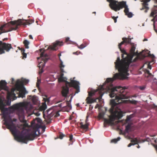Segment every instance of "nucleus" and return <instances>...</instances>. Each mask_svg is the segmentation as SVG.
<instances>
[{
  "label": "nucleus",
  "mask_w": 157,
  "mask_h": 157,
  "mask_svg": "<svg viewBox=\"0 0 157 157\" xmlns=\"http://www.w3.org/2000/svg\"><path fill=\"white\" fill-rule=\"evenodd\" d=\"M86 47V46L83 44H81L79 47H78V48L80 49H82Z\"/></svg>",
  "instance_id": "ea45409f"
},
{
  "label": "nucleus",
  "mask_w": 157,
  "mask_h": 157,
  "mask_svg": "<svg viewBox=\"0 0 157 157\" xmlns=\"http://www.w3.org/2000/svg\"><path fill=\"white\" fill-rule=\"evenodd\" d=\"M65 135L62 133H60L59 134V138L61 139H63V138L64 137Z\"/></svg>",
  "instance_id": "f704fd0d"
},
{
  "label": "nucleus",
  "mask_w": 157,
  "mask_h": 157,
  "mask_svg": "<svg viewBox=\"0 0 157 157\" xmlns=\"http://www.w3.org/2000/svg\"><path fill=\"white\" fill-rule=\"evenodd\" d=\"M63 45V42H60L59 41H56V43L53 44L52 46H49L48 49H50L52 50H56V47L58 45L61 46Z\"/></svg>",
  "instance_id": "f3484780"
},
{
  "label": "nucleus",
  "mask_w": 157,
  "mask_h": 157,
  "mask_svg": "<svg viewBox=\"0 0 157 157\" xmlns=\"http://www.w3.org/2000/svg\"><path fill=\"white\" fill-rule=\"evenodd\" d=\"M126 15H127L128 17L131 18L132 17L133 14L131 12H128L127 14H125Z\"/></svg>",
  "instance_id": "473e14b6"
},
{
  "label": "nucleus",
  "mask_w": 157,
  "mask_h": 157,
  "mask_svg": "<svg viewBox=\"0 0 157 157\" xmlns=\"http://www.w3.org/2000/svg\"><path fill=\"white\" fill-rule=\"evenodd\" d=\"M7 83L5 80H1L0 82V89L7 91L8 88L6 86Z\"/></svg>",
  "instance_id": "dca6fc26"
},
{
  "label": "nucleus",
  "mask_w": 157,
  "mask_h": 157,
  "mask_svg": "<svg viewBox=\"0 0 157 157\" xmlns=\"http://www.w3.org/2000/svg\"><path fill=\"white\" fill-rule=\"evenodd\" d=\"M115 79L113 78H107L103 85L98 89V92L99 94V96L96 99H93V103L96 102V99L101 100L103 94V91L109 93V96L111 98L115 97L116 92H118V89H121V86L113 87V82Z\"/></svg>",
  "instance_id": "7ed1b4c3"
},
{
  "label": "nucleus",
  "mask_w": 157,
  "mask_h": 157,
  "mask_svg": "<svg viewBox=\"0 0 157 157\" xmlns=\"http://www.w3.org/2000/svg\"><path fill=\"white\" fill-rule=\"evenodd\" d=\"M148 68L149 69H151V66H149V65H148Z\"/></svg>",
  "instance_id": "052dcab7"
},
{
  "label": "nucleus",
  "mask_w": 157,
  "mask_h": 157,
  "mask_svg": "<svg viewBox=\"0 0 157 157\" xmlns=\"http://www.w3.org/2000/svg\"><path fill=\"white\" fill-rule=\"evenodd\" d=\"M3 117L4 119V124L6 125L7 128L9 129L14 137L19 141L27 144V140H33L37 136L36 132H39V128L41 127L40 125L38 124H34V121L32 122V126L33 127V131L30 133H28L25 136L21 134L19 135L20 133L19 130V127L18 125L15 124L13 121H16V119L12 120L10 117L7 118L6 116L4 115Z\"/></svg>",
  "instance_id": "f257e3e1"
},
{
  "label": "nucleus",
  "mask_w": 157,
  "mask_h": 157,
  "mask_svg": "<svg viewBox=\"0 0 157 157\" xmlns=\"http://www.w3.org/2000/svg\"><path fill=\"white\" fill-rule=\"evenodd\" d=\"M6 106L5 103L2 101H0V109L2 112H4L8 110L7 108L5 107Z\"/></svg>",
  "instance_id": "aec40b11"
},
{
  "label": "nucleus",
  "mask_w": 157,
  "mask_h": 157,
  "mask_svg": "<svg viewBox=\"0 0 157 157\" xmlns=\"http://www.w3.org/2000/svg\"><path fill=\"white\" fill-rule=\"evenodd\" d=\"M59 116V111H57L56 112V115H55V117H58Z\"/></svg>",
  "instance_id": "c03bdc74"
},
{
  "label": "nucleus",
  "mask_w": 157,
  "mask_h": 157,
  "mask_svg": "<svg viewBox=\"0 0 157 157\" xmlns=\"http://www.w3.org/2000/svg\"><path fill=\"white\" fill-rule=\"evenodd\" d=\"M131 39H132L130 38V36H128V38L123 37L122 38L123 41H122L119 44V47H120V46H121V45L124 44V43L126 44H131Z\"/></svg>",
  "instance_id": "4468645a"
},
{
  "label": "nucleus",
  "mask_w": 157,
  "mask_h": 157,
  "mask_svg": "<svg viewBox=\"0 0 157 157\" xmlns=\"http://www.w3.org/2000/svg\"><path fill=\"white\" fill-rule=\"evenodd\" d=\"M15 91L18 94V97L19 98H23L25 97V94L28 93L24 87H23L20 91V90H19V92H16V90Z\"/></svg>",
  "instance_id": "ddd939ff"
},
{
  "label": "nucleus",
  "mask_w": 157,
  "mask_h": 157,
  "mask_svg": "<svg viewBox=\"0 0 157 157\" xmlns=\"http://www.w3.org/2000/svg\"><path fill=\"white\" fill-rule=\"evenodd\" d=\"M123 8H124V12L125 14H127L129 12V9L128 8V6L126 4V2L123 1L119 2L118 5L116 8H115L114 10L115 11H117Z\"/></svg>",
  "instance_id": "9b49d317"
},
{
  "label": "nucleus",
  "mask_w": 157,
  "mask_h": 157,
  "mask_svg": "<svg viewBox=\"0 0 157 157\" xmlns=\"http://www.w3.org/2000/svg\"><path fill=\"white\" fill-rule=\"evenodd\" d=\"M15 86L16 88L13 89H15V91L16 90V92L18 91L19 92V90H20L21 87H23V88L24 87H23V82L19 79L17 80Z\"/></svg>",
  "instance_id": "2eb2a0df"
},
{
  "label": "nucleus",
  "mask_w": 157,
  "mask_h": 157,
  "mask_svg": "<svg viewBox=\"0 0 157 157\" xmlns=\"http://www.w3.org/2000/svg\"><path fill=\"white\" fill-rule=\"evenodd\" d=\"M77 52H74V53H73V54H76V55H78V54L77 53Z\"/></svg>",
  "instance_id": "bf43d9fd"
},
{
  "label": "nucleus",
  "mask_w": 157,
  "mask_h": 157,
  "mask_svg": "<svg viewBox=\"0 0 157 157\" xmlns=\"http://www.w3.org/2000/svg\"><path fill=\"white\" fill-rule=\"evenodd\" d=\"M58 107L57 106H54V107H53V108H54V110H56V109H58Z\"/></svg>",
  "instance_id": "13d9d810"
},
{
  "label": "nucleus",
  "mask_w": 157,
  "mask_h": 157,
  "mask_svg": "<svg viewBox=\"0 0 157 157\" xmlns=\"http://www.w3.org/2000/svg\"><path fill=\"white\" fill-rule=\"evenodd\" d=\"M69 138H70L69 140L70 141L72 142L73 141L72 140L73 139V135H70L69 136Z\"/></svg>",
  "instance_id": "79ce46f5"
},
{
  "label": "nucleus",
  "mask_w": 157,
  "mask_h": 157,
  "mask_svg": "<svg viewBox=\"0 0 157 157\" xmlns=\"http://www.w3.org/2000/svg\"><path fill=\"white\" fill-rule=\"evenodd\" d=\"M23 55V57L24 58H26V57L27 54L26 53H24L22 54Z\"/></svg>",
  "instance_id": "09e8293b"
},
{
  "label": "nucleus",
  "mask_w": 157,
  "mask_h": 157,
  "mask_svg": "<svg viewBox=\"0 0 157 157\" xmlns=\"http://www.w3.org/2000/svg\"><path fill=\"white\" fill-rule=\"evenodd\" d=\"M131 102L132 104H137V101L135 100H132L131 101Z\"/></svg>",
  "instance_id": "37998d69"
},
{
  "label": "nucleus",
  "mask_w": 157,
  "mask_h": 157,
  "mask_svg": "<svg viewBox=\"0 0 157 157\" xmlns=\"http://www.w3.org/2000/svg\"><path fill=\"white\" fill-rule=\"evenodd\" d=\"M59 60L60 62V63L59 65V67L60 68V71L61 73H63L64 72V71L63 68L64 67V65H63V61L60 58L59 59Z\"/></svg>",
  "instance_id": "5701e85b"
},
{
  "label": "nucleus",
  "mask_w": 157,
  "mask_h": 157,
  "mask_svg": "<svg viewBox=\"0 0 157 157\" xmlns=\"http://www.w3.org/2000/svg\"><path fill=\"white\" fill-rule=\"evenodd\" d=\"M104 113L103 112L100 113L98 115V117L100 119H104Z\"/></svg>",
  "instance_id": "c756f323"
},
{
  "label": "nucleus",
  "mask_w": 157,
  "mask_h": 157,
  "mask_svg": "<svg viewBox=\"0 0 157 157\" xmlns=\"http://www.w3.org/2000/svg\"><path fill=\"white\" fill-rule=\"evenodd\" d=\"M154 19H155L156 21H157V15H155V16H154Z\"/></svg>",
  "instance_id": "5fc2aeb1"
},
{
  "label": "nucleus",
  "mask_w": 157,
  "mask_h": 157,
  "mask_svg": "<svg viewBox=\"0 0 157 157\" xmlns=\"http://www.w3.org/2000/svg\"><path fill=\"white\" fill-rule=\"evenodd\" d=\"M35 120L39 123H41V120L39 118H36L35 119Z\"/></svg>",
  "instance_id": "e433bc0d"
},
{
  "label": "nucleus",
  "mask_w": 157,
  "mask_h": 157,
  "mask_svg": "<svg viewBox=\"0 0 157 157\" xmlns=\"http://www.w3.org/2000/svg\"><path fill=\"white\" fill-rule=\"evenodd\" d=\"M29 38L31 39H33V37L31 35H29Z\"/></svg>",
  "instance_id": "4d7b16f0"
},
{
  "label": "nucleus",
  "mask_w": 157,
  "mask_h": 157,
  "mask_svg": "<svg viewBox=\"0 0 157 157\" xmlns=\"http://www.w3.org/2000/svg\"><path fill=\"white\" fill-rule=\"evenodd\" d=\"M43 72V70H41V71L40 72V73H42Z\"/></svg>",
  "instance_id": "0e129e2a"
},
{
  "label": "nucleus",
  "mask_w": 157,
  "mask_h": 157,
  "mask_svg": "<svg viewBox=\"0 0 157 157\" xmlns=\"http://www.w3.org/2000/svg\"><path fill=\"white\" fill-rule=\"evenodd\" d=\"M110 104L111 105V108L109 109V112L111 114V115L109 116L110 121L111 123L113 122L117 118L116 113H114L113 111L115 108V105L116 103L114 100H111L110 101Z\"/></svg>",
  "instance_id": "1a4fd4ad"
},
{
  "label": "nucleus",
  "mask_w": 157,
  "mask_h": 157,
  "mask_svg": "<svg viewBox=\"0 0 157 157\" xmlns=\"http://www.w3.org/2000/svg\"><path fill=\"white\" fill-rule=\"evenodd\" d=\"M71 99L69 101H67L66 102V104H67V105L66 106L63 105L64 104V103L59 104L58 106L60 108L67 107L68 109V110H70L71 109V106L70 103V102H71Z\"/></svg>",
  "instance_id": "6ab92c4d"
},
{
  "label": "nucleus",
  "mask_w": 157,
  "mask_h": 157,
  "mask_svg": "<svg viewBox=\"0 0 157 157\" xmlns=\"http://www.w3.org/2000/svg\"><path fill=\"white\" fill-rule=\"evenodd\" d=\"M147 73L149 75H151V73H150V72H149V71H148V70H147Z\"/></svg>",
  "instance_id": "864d4df0"
},
{
  "label": "nucleus",
  "mask_w": 157,
  "mask_h": 157,
  "mask_svg": "<svg viewBox=\"0 0 157 157\" xmlns=\"http://www.w3.org/2000/svg\"><path fill=\"white\" fill-rule=\"evenodd\" d=\"M140 89L141 90H143L145 89V87L144 86H141L140 87Z\"/></svg>",
  "instance_id": "6e6d98bb"
},
{
  "label": "nucleus",
  "mask_w": 157,
  "mask_h": 157,
  "mask_svg": "<svg viewBox=\"0 0 157 157\" xmlns=\"http://www.w3.org/2000/svg\"><path fill=\"white\" fill-rule=\"evenodd\" d=\"M46 107H47L46 105H45L44 106H42V109L44 110L46 108Z\"/></svg>",
  "instance_id": "49530a36"
},
{
  "label": "nucleus",
  "mask_w": 157,
  "mask_h": 157,
  "mask_svg": "<svg viewBox=\"0 0 157 157\" xmlns=\"http://www.w3.org/2000/svg\"><path fill=\"white\" fill-rule=\"evenodd\" d=\"M104 124H109L111 123L109 119V120L106 118H104Z\"/></svg>",
  "instance_id": "7c9ffc66"
},
{
  "label": "nucleus",
  "mask_w": 157,
  "mask_h": 157,
  "mask_svg": "<svg viewBox=\"0 0 157 157\" xmlns=\"http://www.w3.org/2000/svg\"><path fill=\"white\" fill-rule=\"evenodd\" d=\"M134 145V144H133V143H130L129 144L128 146V147H131L132 145Z\"/></svg>",
  "instance_id": "3c124183"
},
{
  "label": "nucleus",
  "mask_w": 157,
  "mask_h": 157,
  "mask_svg": "<svg viewBox=\"0 0 157 157\" xmlns=\"http://www.w3.org/2000/svg\"><path fill=\"white\" fill-rule=\"evenodd\" d=\"M21 81L22 82H23V85L24 84L26 85L28 83L29 80L28 79H23Z\"/></svg>",
  "instance_id": "2f4dec72"
},
{
  "label": "nucleus",
  "mask_w": 157,
  "mask_h": 157,
  "mask_svg": "<svg viewBox=\"0 0 157 157\" xmlns=\"http://www.w3.org/2000/svg\"><path fill=\"white\" fill-rule=\"evenodd\" d=\"M28 124L25 123L24 125H23V128H24L25 127H28Z\"/></svg>",
  "instance_id": "a18cd8bd"
},
{
  "label": "nucleus",
  "mask_w": 157,
  "mask_h": 157,
  "mask_svg": "<svg viewBox=\"0 0 157 157\" xmlns=\"http://www.w3.org/2000/svg\"><path fill=\"white\" fill-rule=\"evenodd\" d=\"M93 99L90 97H87L86 99V103L88 104H91L93 103Z\"/></svg>",
  "instance_id": "bb28decb"
},
{
  "label": "nucleus",
  "mask_w": 157,
  "mask_h": 157,
  "mask_svg": "<svg viewBox=\"0 0 157 157\" xmlns=\"http://www.w3.org/2000/svg\"><path fill=\"white\" fill-rule=\"evenodd\" d=\"M136 49V48L134 45H132L131 48L130 50V53L132 56H134L136 55V53L135 52Z\"/></svg>",
  "instance_id": "b1692460"
},
{
  "label": "nucleus",
  "mask_w": 157,
  "mask_h": 157,
  "mask_svg": "<svg viewBox=\"0 0 157 157\" xmlns=\"http://www.w3.org/2000/svg\"><path fill=\"white\" fill-rule=\"evenodd\" d=\"M127 88L125 87H122L121 89H118V92H116L115 99H113L115 101L116 103L115 105L114 109L113 111L114 113H116L117 118L120 119L123 116V112L118 107V105L122 103L126 102V101L122 100V99H127L128 96L126 95L127 92L125 91Z\"/></svg>",
  "instance_id": "20e7f679"
},
{
  "label": "nucleus",
  "mask_w": 157,
  "mask_h": 157,
  "mask_svg": "<svg viewBox=\"0 0 157 157\" xmlns=\"http://www.w3.org/2000/svg\"><path fill=\"white\" fill-rule=\"evenodd\" d=\"M44 48H41L40 49V51L41 52V53L40 54V56L42 61L44 62V63H42L41 62H40V63L39 64V67L40 68L41 67H43L44 66V64L47 62L48 61V55L47 54H44Z\"/></svg>",
  "instance_id": "f8f14e48"
},
{
  "label": "nucleus",
  "mask_w": 157,
  "mask_h": 157,
  "mask_svg": "<svg viewBox=\"0 0 157 157\" xmlns=\"http://www.w3.org/2000/svg\"><path fill=\"white\" fill-rule=\"evenodd\" d=\"M121 138L120 137H118L117 139H113L111 140V142L114 143H116L118 141L120 140Z\"/></svg>",
  "instance_id": "cd10ccee"
},
{
  "label": "nucleus",
  "mask_w": 157,
  "mask_h": 157,
  "mask_svg": "<svg viewBox=\"0 0 157 157\" xmlns=\"http://www.w3.org/2000/svg\"><path fill=\"white\" fill-rule=\"evenodd\" d=\"M154 107L155 108H157V105H154Z\"/></svg>",
  "instance_id": "774afa93"
},
{
  "label": "nucleus",
  "mask_w": 157,
  "mask_h": 157,
  "mask_svg": "<svg viewBox=\"0 0 157 157\" xmlns=\"http://www.w3.org/2000/svg\"><path fill=\"white\" fill-rule=\"evenodd\" d=\"M147 39H146V38H145L144 39V40H143V41H147Z\"/></svg>",
  "instance_id": "680f3d73"
},
{
  "label": "nucleus",
  "mask_w": 157,
  "mask_h": 157,
  "mask_svg": "<svg viewBox=\"0 0 157 157\" xmlns=\"http://www.w3.org/2000/svg\"><path fill=\"white\" fill-rule=\"evenodd\" d=\"M127 118L128 119V120H129L130 119V118L129 117V116H128L127 117Z\"/></svg>",
  "instance_id": "e2e57ef3"
},
{
  "label": "nucleus",
  "mask_w": 157,
  "mask_h": 157,
  "mask_svg": "<svg viewBox=\"0 0 157 157\" xmlns=\"http://www.w3.org/2000/svg\"><path fill=\"white\" fill-rule=\"evenodd\" d=\"M67 84L69 85L70 86L73 87L76 90V93H77L79 92V82L75 80L71 79V82H69L66 81L65 85L62 87L61 93L63 97H66L69 93V88L67 85Z\"/></svg>",
  "instance_id": "423d86ee"
},
{
  "label": "nucleus",
  "mask_w": 157,
  "mask_h": 157,
  "mask_svg": "<svg viewBox=\"0 0 157 157\" xmlns=\"http://www.w3.org/2000/svg\"><path fill=\"white\" fill-rule=\"evenodd\" d=\"M22 23V20L19 19L17 21H11L2 25L0 27V34L13 30H16L19 28V26L21 25Z\"/></svg>",
  "instance_id": "39448f33"
},
{
  "label": "nucleus",
  "mask_w": 157,
  "mask_h": 157,
  "mask_svg": "<svg viewBox=\"0 0 157 157\" xmlns=\"http://www.w3.org/2000/svg\"><path fill=\"white\" fill-rule=\"evenodd\" d=\"M131 142L134 145L135 144H137L139 143V141L136 138H135L131 140Z\"/></svg>",
  "instance_id": "393cba45"
},
{
  "label": "nucleus",
  "mask_w": 157,
  "mask_h": 157,
  "mask_svg": "<svg viewBox=\"0 0 157 157\" xmlns=\"http://www.w3.org/2000/svg\"><path fill=\"white\" fill-rule=\"evenodd\" d=\"M23 44H24L25 48H29V47L28 45L29 44V42L28 40H24L23 41Z\"/></svg>",
  "instance_id": "a878e982"
},
{
  "label": "nucleus",
  "mask_w": 157,
  "mask_h": 157,
  "mask_svg": "<svg viewBox=\"0 0 157 157\" xmlns=\"http://www.w3.org/2000/svg\"><path fill=\"white\" fill-rule=\"evenodd\" d=\"M69 40V37H67L65 39V42H68Z\"/></svg>",
  "instance_id": "8fccbe9b"
},
{
  "label": "nucleus",
  "mask_w": 157,
  "mask_h": 157,
  "mask_svg": "<svg viewBox=\"0 0 157 157\" xmlns=\"http://www.w3.org/2000/svg\"><path fill=\"white\" fill-rule=\"evenodd\" d=\"M94 93L92 92H90L89 93V97H92L94 95Z\"/></svg>",
  "instance_id": "58836bf2"
},
{
  "label": "nucleus",
  "mask_w": 157,
  "mask_h": 157,
  "mask_svg": "<svg viewBox=\"0 0 157 157\" xmlns=\"http://www.w3.org/2000/svg\"><path fill=\"white\" fill-rule=\"evenodd\" d=\"M14 81V79L13 78H11L12 83L13 84Z\"/></svg>",
  "instance_id": "603ef678"
},
{
  "label": "nucleus",
  "mask_w": 157,
  "mask_h": 157,
  "mask_svg": "<svg viewBox=\"0 0 157 157\" xmlns=\"http://www.w3.org/2000/svg\"><path fill=\"white\" fill-rule=\"evenodd\" d=\"M21 52L22 54L25 53V49L24 48H21Z\"/></svg>",
  "instance_id": "de8ad7c7"
},
{
  "label": "nucleus",
  "mask_w": 157,
  "mask_h": 157,
  "mask_svg": "<svg viewBox=\"0 0 157 157\" xmlns=\"http://www.w3.org/2000/svg\"><path fill=\"white\" fill-rule=\"evenodd\" d=\"M146 56H151L152 57H154V56L153 55H151L150 53H148L147 54V55H144V57H145Z\"/></svg>",
  "instance_id": "c9c22d12"
},
{
  "label": "nucleus",
  "mask_w": 157,
  "mask_h": 157,
  "mask_svg": "<svg viewBox=\"0 0 157 157\" xmlns=\"http://www.w3.org/2000/svg\"><path fill=\"white\" fill-rule=\"evenodd\" d=\"M32 98V101L34 102H36V96H34L33 97L30 96Z\"/></svg>",
  "instance_id": "72a5a7b5"
},
{
  "label": "nucleus",
  "mask_w": 157,
  "mask_h": 157,
  "mask_svg": "<svg viewBox=\"0 0 157 157\" xmlns=\"http://www.w3.org/2000/svg\"><path fill=\"white\" fill-rule=\"evenodd\" d=\"M118 48L123 53L122 59L121 60L120 57H118L115 62V68L118 69L120 73L114 74L113 78L114 79L124 80L127 78L126 76L129 75L128 72L132 59L128 56L125 50L121 49V46L119 47L118 46Z\"/></svg>",
  "instance_id": "f03ea898"
},
{
  "label": "nucleus",
  "mask_w": 157,
  "mask_h": 157,
  "mask_svg": "<svg viewBox=\"0 0 157 157\" xmlns=\"http://www.w3.org/2000/svg\"><path fill=\"white\" fill-rule=\"evenodd\" d=\"M11 48H13L11 44L0 41V55L4 54L5 52H9Z\"/></svg>",
  "instance_id": "6e6552de"
},
{
  "label": "nucleus",
  "mask_w": 157,
  "mask_h": 157,
  "mask_svg": "<svg viewBox=\"0 0 157 157\" xmlns=\"http://www.w3.org/2000/svg\"><path fill=\"white\" fill-rule=\"evenodd\" d=\"M157 13V6H154L152 9L150 16L154 17V16Z\"/></svg>",
  "instance_id": "412c9836"
},
{
  "label": "nucleus",
  "mask_w": 157,
  "mask_h": 157,
  "mask_svg": "<svg viewBox=\"0 0 157 157\" xmlns=\"http://www.w3.org/2000/svg\"><path fill=\"white\" fill-rule=\"evenodd\" d=\"M27 105L24 102H20L15 105L13 107L15 109L17 110V114L19 118H21L22 121L24 120L25 116L24 115V110L23 108H26Z\"/></svg>",
  "instance_id": "0eeeda50"
},
{
  "label": "nucleus",
  "mask_w": 157,
  "mask_h": 157,
  "mask_svg": "<svg viewBox=\"0 0 157 157\" xmlns=\"http://www.w3.org/2000/svg\"><path fill=\"white\" fill-rule=\"evenodd\" d=\"M25 22L23 23L22 22V23L21 25H29L34 22V20L32 19L29 20H25Z\"/></svg>",
  "instance_id": "4be33fe9"
},
{
  "label": "nucleus",
  "mask_w": 157,
  "mask_h": 157,
  "mask_svg": "<svg viewBox=\"0 0 157 157\" xmlns=\"http://www.w3.org/2000/svg\"><path fill=\"white\" fill-rule=\"evenodd\" d=\"M140 146L139 145H138V146H137V147L138 148H140Z\"/></svg>",
  "instance_id": "69168bd1"
},
{
  "label": "nucleus",
  "mask_w": 157,
  "mask_h": 157,
  "mask_svg": "<svg viewBox=\"0 0 157 157\" xmlns=\"http://www.w3.org/2000/svg\"><path fill=\"white\" fill-rule=\"evenodd\" d=\"M118 17H115L114 16H112V18L113 19L114 21V22L115 23H116L117 21V18Z\"/></svg>",
  "instance_id": "4c0bfd02"
},
{
  "label": "nucleus",
  "mask_w": 157,
  "mask_h": 157,
  "mask_svg": "<svg viewBox=\"0 0 157 157\" xmlns=\"http://www.w3.org/2000/svg\"><path fill=\"white\" fill-rule=\"evenodd\" d=\"M89 124L86 123L85 124H83V123L81 122L79 124L80 127L81 129H82L83 132H84L87 131L88 129Z\"/></svg>",
  "instance_id": "a211bd4d"
},
{
  "label": "nucleus",
  "mask_w": 157,
  "mask_h": 157,
  "mask_svg": "<svg viewBox=\"0 0 157 157\" xmlns=\"http://www.w3.org/2000/svg\"><path fill=\"white\" fill-rule=\"evenodd\" d=\"M15 89H11L10 92L8 91L7 94V98L8 99V101L6 102L5 105L9 106L10 105V100H11V99H12V100H14L16 99L17 98V97L15 95V94L14 93L15 90Z\"/></svg>",
  "instance_id": "9d476101"
},
{
  "label": "nucleus",
  "mask_w": 157,
  "mask_h": 157,
  "mask_svg": "<svg viewBox=\"0 0 157 157\" xmlns=\"http://www.w3.org/2000/svg\"><path fill=\"white\" fill-rule=\"evenodd\" d=\"M45 127H43V130H44V129H45Z\"/></svg>",
  "instance_id": "338daca9"
},
{
  "label": "nucleus",
  "mask_w": 157,
  "mask_h": 157,
  "mask_svg": "<svg viewBox=\"0 0 157 157\" xmlns=\"http://www.w3.org/2000/svg\"><path fill=\"white\" fill-rule=\"evenodd\" d=\"M130 128V126L129 125V124H128V125H127V126H126V128H125V130L126 131H128Z\"/></svg>",
  "instance_id": "a19ab883"
},
{
  "label": "nucleus",
  "mask_w": 157,
  "mask_h": 157,
  "mask_svg": "<svg viewBox=\"0 0 157 157\" xmlns=\"http://www.w3.org/2000/svg\"><path fill=\"white\" fill-rule=\"evenodd\" d=\"M63 73H61V76L58 79V81L59 82H63L64 81V78L63 77Z\"/></svg>",
  "instance_id": "c85d7f7f"
}]
</instances>
